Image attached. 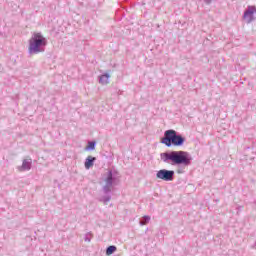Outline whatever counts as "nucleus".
<instances>
[{"label": "nucleus", "mask_w": 256, "mask_h": 256, "mask_svg": "<svg viewBox=\"0 0 256 256\" xmlns=\"http://www.w3.org/2000/svg\"><path fill=\"white\" fill-rule=\"evenodd\" d=\"M45 47H47V38H45L41 32H34L32 37L29 39V55H38V53H44Z\"/></svg>", "instance_id": "1"}, {"label": "nucleus", "mask_w": 256, "mask_h": 256, "mask_svg": "<svg viewBox=\"0 0 256 256\" xmlns=\"http://www.w3.org/2000/svg\"><path fill=\"white\" fill-rule=\"evenodd\" d=\"M119 179H121V174L115 169H110L102 176V181L104 182L103 192L105 195L111 193L116 185H119Z\"/></svg>", "instance_id": "2"}, {"label": "nucleus", "mask_w": 256, "mask_h": 256, "mask_svg": "<svg viewBox=\"0 0 256 256\" xmlns=\"http://www.w3.org/2000/svg\"><path fill=\"white\" fill-rule=\"evenodd\" d=\"M160 143L166 145V147H181L185 143V137L183 135L178 134L177 131L170 129L164 132V137L161 138Z\"/></svg>", "instance_id": "3"}, {"label": "nucleus", "mask_w": 256, "mask_h": 256, "mask_svg": "<svg viewBox=\"0 0 256 256\" xmlns=\"http://www.w3.org/2000/svg\"><path fill=\"white\" fill-rule=\"evenodd\" d=\"M160 157L162 161H193L191 154L185 151L164 152Z\"/></svg>", "instance_id": "4"}, {"label": "nucleus", "mask_w": 256, "mask_h": 256, "mask_svg": "<svg viewBox=\"0 0 256 256\" xmlns=\"http://www.w3.org/2000/svg\"><path fill=\"white\" fill-rule=\"evenodd\" d=\"M156 177L162 181H173L175 179V171L162 169L156 173Z\"/></svg>", "instance_id": "5"}, {"label": "nucleus", "mask_w": 256, "mask_h": 256, "mask_svg": "<svg viewBox=\"0 0 256 256\" xmlns=\"http://www.w3.org/2000/svg\"><path fill=\"white\" fill-rule=\"evenodd\" d=\"M172 165L176 167L177 173L181 174L191 165V161H173Z\"/></svg>", "instance_id": "6"}, {"label": "nucleus", "mask_w": 256, "mask_h": 256, "mask_svg": "<svg viewBox=\"0 0 256 256\" xmlns=\"http://www.w3.org/2000/svg\"><path fill=\"white\" fill-rule=\"evenodd\" d=\"M31 169V162L30 161H23L21 166L17 167V170L20 173H23V171H29Z\"/></svg>", "instance_id": "7"}, {"label": "nucleus", "mask_w": 256, "mask_h": 256, "mask_svg": "<svg viewBox=\"0 0 256 256\" xmlns=\"http://www.w3.org/2000/svg\"><path fill=\"white\" fill-rule=\"evenodd\" d=\"M111 78V75L109 74H103L101 76H99V83L101 85H109V79Z\"/></svg>", "instance_id": "8"}, {"label": "nucleus", "mask_w": 256, "mask_h": 256, "mask_svg": "<svg viewBox=\"0 0 256 256\" xmlns=\"http://www.w3.org/2000/svg\"><path fill=\"white\" fill-rule=\"evenodd\" d=\"M115 251H117V246H109L106 249V255H113Z\"/></svg>", "instance_id": "9"}, {"label": "nucleus", "mask_w": 256, "mask_h": 256, "mask_svg": "<svg viewBox=\"0 0 256 256\" xmlns=\"http://www.w3.org/2000/svg\"><path fill=\"white\" fill-rule=\"evenodd\" d=\"M95 145H97V142L95 141H89L86 149L88 151H93L95 149Z\"/></svg>", "instance_id": "10"}, {"label": "nucleus", "mask_w": 256, "mask_h": 256, "mask_svg": "<svg viewBox=\"0 0 256 256\" xmlns=\"http://www.w3.org/2000/svg\"><path fill=\"white\" fill-rule=\"evenodd\" d=\"M100 201L101 203H104V205H107V203L111 201V195L102 196Z\"/></svg>", "instance_id": "11"}, {"label": "nucleus", "mask_w": 256, "mask_h": 256, "mask_svg": "<svg viewBox=\"0 0 256 256\" xmlns=\"http://www.w3.org/2000/svg\"><path fill=\"white\" fill-rule=\"evenodd\" d=\"M151 221V217L150 216H144L142 218V220L140 221V225H147V223H149Z\"/></svg>", "instance_id": "12"}, {"label": "nucleus", "mask_w": 256, "mask_h": 256, "mask_svg": "<svg viewBox=\"0 0 256 256\" xmlns=\"http://www.w3.org/2000/svg\"><path fill=\"white\" fill-rule=\"evenodd\" d=\"M91 239H93V233L91 232L86 233L84 237V241H86L87 243H91Z\"/></svg>", "instance_id": "13"}, {"label": "nucleus", "mask_w": 256, "mask_h": 256, "mask_svg": "<svg viewBox=\"0 0 256 256\" xmlns=\"http://www.w3.org/2000/svg\"><path fill=\"white\" fill-rule=\"evenodd\" d=\"M93 161H86L85 162V169H91L93 167Z\"/></svg>", "instance_id": "14"}, {"label": "nucleus", "mask_w": 256, "mask_h": 256, "mask_svg": "<svg viewBox=\"0 0 256 256\" xmlns=\"http://www.w3.org/2000/svg\"><path fill=\"white\" fill-rule=\"evenodd\" d=\"M95 157H93V156H88L86 159H85V161H95Z\"/></svg>", "instance_id": "15"}, {"label": "nucleus", "mask_w": 256, "mask_h": 256, "mask_svg": "<svg viewBox=\"0 0 256 256\" xmlns=\"http://www.w3.org/2000/svg\"><path fill=\"white\" fill-rule=\"evenodd\" d=\"M211 1L213 0H204V3H206V5H211Z\"/></svg>", "instance_id": "16"}, {"label": "nucleus", "mask_w": 256, "mask_h": 256, "mask_svg": "<svg viewBox=\"0 0 256 256\" xmlns=\"http://www.w3.org/2000/svg\"><path fill=\"white\" fill-rule=\"evenodd\" d=\"M24 161H27V159H24Z\"/></svg>", "instance_id": "17"}, {"label": "nucleus", "mask_w": 256, "mask_h": 256, "mask_svg": "<svg viewBox=\"0 0 256 256\" xmlns=\"http://www.w3.org/2000/svg\"><path fill=\"white\" fill-rule=\"evenodd\" d=\"M255 245H256V242H255Z\"/></svg>", "instance_id": "18"}]
</instances>
